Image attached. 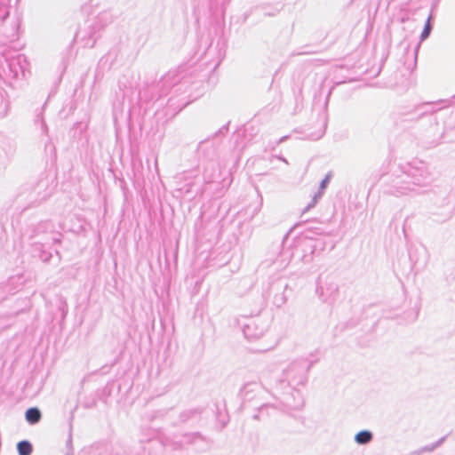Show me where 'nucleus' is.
I'll list each match as a JSON object with an SVG mask.
<instances>
[{
	"label": "nucleus",
	"mask_w": 455,
	"mask_h": 455,
	"mask_svg": "<svg viewBox=\"0 0 455 455\" xmlns=\"http://www.w3.org/2000/svg\"><path fill=\"white\" fill-rule=\"evenodd\" d=\"M372 439V435L368 430L360 431L355 436V440L359 444H366Z\"/></svg>",
	"instance_id": "f257e3e1"
},
{
	"label": "nucleus",
	"mask_w": 455,
	"mask_h": 455,
	"mask_svg": "<svg viewBox=\"0 0 455 455\" xmlns=\"http://www.w3.org/2000/svg\"><path fill=\"white\" fill-rule=\"evenodd\" d=\"M17 449L20 455H30L32 452V446L28 441H21L18 443Z\"/></svg>",
	"instance_id": "7ed1b4c3"
},
{
	"label": "nucleus",
	"mask_w": 455,
	"mask_h": 455,
	"mask_svg": "<svg viewBox=\"0 0 455 455\" xmlns=\"http://www.w3.org/2000/svg\"><path fill=\"white\" fill-rule=\"evenodd\" d=\"M430 29H431V27H430V20L429 19L427 20V23H426V26L424 28V30L421 34V38L422 39H425L428 36L429 33H430Z\"/></svg>",
	"instance_id": "20e7f679"
},
{
	"label": "nucleus",
	"mask_w": 455,
	"mask_h": 455,
	"mask_svg": "<svg viewBox=\"0 0 455 455\" xmlns=\"http://www.w3.org/2000/svg\"><path fill=\"white\" fill-rule=\"evenodd\" d=\"M41 419V413L36 408H30L26 412V419L31 423H37Z\"/></svg>",
	"instance_id": "f03ea898"
}]
</instances>
